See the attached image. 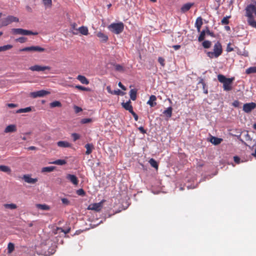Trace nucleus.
Segmentation results:
<instances>
[{
    "mask_svg": "<svg viewBox=\"0 0 256 256\" xmlns=\"http://www.w3.org/2000/svg\"><path fill=\"white\" fill-rule=\"evenodd\" d=\"M246 16L248 18L247 22L249 26L256 28V20H254L253 14L256 16V7L253 4L248 5L246 8Z\"/></svg>",
    "mask_w": 256,
    "mask_h": 256,
    "instance_id": "obj_1",
    "label": "nucleus"
},
{
    "mask_svg": "<svg viewBox=\"0 0 256 256\" xmlns=\"http://www.w3.org/2000/svg\"><path fill=\"white\" fill-rule=\"evenodd\" d=\"M222 52V46L218 41L216 42L214 46L213 50L212 52H206L207 56L210 58H218Z\"/></svg>",
    "mask_w": 256,
    "mask_h": 256,
    "instance_id": "obj_2",
    "label": "nucleus"
},
{
    "mask_svg": "<svg viewBox=\"0 0 256 256\" xmlns=\"http://www.w3.org/2000/svg\"><path fill=\"white\" fill-rule=\"evenodd\" d=\"M108 28L112 32L118 34L122 33L124 30V24L122 22H112L108 26Z\"/></svg>",
    "mask_w": 256,
    "mask_h": 256,
    "instance_id": "obj_3",
    "label": "nucleus"
},
{
    "mask_svg": "<svg viewBox=\"0 0 256 256\" xmlns=\"http://www.w3.org/2000/svg\"><path fill=\"white\" fill-rule=\"evenodd\" d=\"M11 33L14 35L20 34L22 36L38 35L36 32H33L30 30H26L21 28H13L11 30Z\"/></svg>",
    "mask_w": 256,
    "mask_h": 256,
    "instance_id": "obj_4",
    "label": "nucleus"
},
{
    "mask_svg": "<svg viewBox=\"0 0 256 256\" xmlns=\"http://www.w3.org/2000/svg\"><path fill=\"white\" fill-rule=\"evenodd\" d=\"M19 22V18L12 15H8L5 18L0 20V26H6L12 22Z\"/></svg>",
    "mask_w": 256,
    "mask_h": 256,
    "instance_id": "obj_5",
    "label": "nucleus"
},
{
    "mask_svg": "<svg viewBox=\"0 0 256 256\" xmlns=\"http://www.w3.org/2000/svg\"><path fill=\"white\" fill-rule=\"evenodd\" d=\"M45 48H42L40 46H31L28 47H25L22 49H20V52H44L45 51Z\"/></svg>",
    "mask_w": 256,
    "mask_h": 256,
    "instance_id": "obj_6",
    "label": "nucleus"
},
{
    "mask_svg": "<svg viewBox=\"0 0 256 256\" xmlns=\"http://www.w3.org/2000/svg\"><path fill=\"white\" fill-rule=\"evenodd\" d=\"M50 94V92L45 90H40L30 93V96L33 98L43 97Z\"/></svg>",
    "mask_w": 256,
    "mask_h": 256,
    "instance_id": "obj_7",
    "label": "nucleus"
},
{
    "mask_svg": "<svg viewBox=\"0 0 256 256\" xmlns=\"http://www.w3.org/2000/svg\"><path fill=\"white\" fill-rule=\"evenodd\" d=\"M29 69L33 72H43L46 70H50V67L49 66H42L40 65H34L29 68Z\"/></svg>",
    "mask_w": 256,
    "mask_h": 256,
    "instance_id": "obj_8",
    "label": "nucleus"
},
{
    "mask_svg": "<svg viewBox=\"0 0 256 256\" xmlns=\"http://www.w3.org/2000/svg\"><path fill=\"white\" fill-rule=\"evenodd\" d=\"M256 108V104L254 102L246 103L243 106V110L246 113H249Z\"/></svg>",
    "mask_w": 256,
    "mask_h": 256,
    "instance_id": "obj_9",
    "label": "nucleus"
},
{
    "mask_svg": "<svg viewBox=\"0 0 256 256\" xmlns=\"http://www.w3.org/2000/svg\"><path fill=\"white\" fill-rule=\"evenodd\" d=\"M234 80V78H228L227 80L223 83V88L224 90L230 91L232 89L231 84Z\"/></svg>",
    "mask_w": 256,
    "mask_h": 256,
    "instance_id": "obj_10",
    "label": "nucleus"
},
{
    "mask_svg": "<svg viewBox=\"0 0 256 256\" xmlns=\"http://www.w3.org/2000/svg\"><path fill=\"white\" fill-rule=\"evenodd\" d=\"M22 179L25 182L30 184H36L38 180L37 178H32L30 174H24Z\"/></svg>",
    "mask_w": 256,
    "mask_h": 256,
    "instance_id": "obj_11",
    "label": "nucleus"
},
{
    "mask_svg": "<svg viewBox=\"0 0 256 256\" xmlns=\"http://www.w3.org/2000/svg\"><path fill=\"white\" fill-rule=\"evenodd\" d=\"M102 206V202L98 203H94L90 204L88 207V210H94L98 212L100 210Z\"/></svg>",
    "mask_w": 256,
    "mask_h": 256,
    "instance_id": "obj_12",
    "label": "nucleus"
},
{
    "mask_svg": "<svg viewBox=\"0 0 256 256\" xmlns=\"http://www.w3.org/2000/svg\"><path fill=\"white\" fill-rule=\"evenodd\" d=\"M66 178L74 185L76 186L78 184V180L77 177L74 174H68L66 176Z\"/></svg>",
    "mask_w": 256,
    "mask_h": 256,
    "instance_id": "obj_13",
    "label": "nucleus"
},
{
    "mask_svg": "<svg viewBox=\"0 0 256 256\" xmlns=\"http://www.w3.org/2000/svg\"><path fill=\"white\" fill-rule=\"evenodd\" d=\"M222 138L216 137L214 136H211L210 140V142L216 146L220 144L222 142Z\"/></svg>",
    "mask_w": 256,
    "mask_h": 256,
    "instance_id": "obj_14",
    "label": "nucleus"
},
{
    "mask_svg": "<svg viewBox=\"0 0 256 256\" xmlns=\"http://www.w3.org/2000/svg\"><path fill=\"white\" fill-rule=\"evenodd\" d=\"M96 36L100 38V41L102 42H106L108 40V36L107 35L102 33L101 32H99L96 34Z\"/></svg>",
    "mask_w": 256,
    "mask_h": 256,
    "instance_id": "obj_15",
    "label": "nucleus"
},
{
    "mask_svg": "<svg viewBox=\"0 0 256 256\" xmlns=\"http://www.w3.org/2000/svg\"><path fill=\"white\" fill-rule=\"evenodd\" d=\"M131 102L130 100H128L126 102H122V107L126 110H128V112H130L133 110V108L132 106L130 104Z\"/></svg>",
    "mask_w": 256,
    "mask_h": 256,
    "instance_id": "obj_16",
    "label": "nucleus"
},
{
    "mask_svg": "<svg viewBox=\"0 0 256 256\" xmlns=\"http://www.w3.org/2000/svg\"><path fill=\"white\" fill-rule=\"evenodd\" d=\"M156 98L155 96L151 95L150 97L149 100L147 102V104L150 107H154L156 104Z\"/></svg>",
    "mask_w": 256,
    "mask_h": 256,
    "instance_id": "obj_17",
    "label": "nucleus"
},
{
    "mask_svg": "<svg viewBox=\"0 0 256 256\" xmlns=\"http://www.w3.org/2000/svg\"><path fill=\"white\" fill-rule=\"evenodd\" d=\"M202 18L200 16L198 17L196 20L195 26L196 27L198 32H200V28L202 24Z\"/></svg>",
    "mask_w": 256,
    "mask_h": 256,
    "instance_id": "obj_18",
    "label": "nucleus"
},
{
    "mask_svg": "<svg viewBox=\"0 0 256 256\" xmlns=\"http://www.w3.org/2000/svg\"><path fill=\"white\" fill-rule=\"evenodd\" d=\"M16 130V126L14 124H10L6 128L4 132L6 133H8V132H14Z\"/></svg>",
    "mask_w": 256,
    "mask_h": 256,
    "instance_id": "obj_19",
    "label": "nucleus"
},
{
    "mask_svg": "<svg viewBox=\"0 0 256 256\" xmlns=\"http://www.w3.org/2000/svg\"><path fill=\"white\" fill-rule=\"evenodd\" d=\"M57 145L61 148H70L72 144L66 141H59L57 142Z\"/></svg>",
    "mask_w": 256,
    "mask_h": 256,
    "instance_id": "obj_20",
    "label": "nucleus"
},
{
    "mask_svg": "<svg viewBox=\"0 0 256 256\" xmlns=\"http://www.w3.org/2000/svg\"><path fill=\"white\" fill-rule=\"evenodd\" d=\"M193 5L192 3H186L184 4L181 8L180 10L182 12L188 11Z\"/></svg>",
    "mask_w": 256,
    "mask_h": 256,
    "instance_id": "obj_21",
    "label": "nucleus"
},
{
    "mask_svg": "<svg viewBox=\"0 0 256 256\" xmlns=\"http://www.w3.org/2000/svg\"><path fill=\"white\" fill-rule=\"evenodd\" d=\"M84 147L86 148V154L88 155L92 152V150L94 148L92 144H87L85 145Z\"/></svg>",
    "mask_w": 256,
    "mask_h": 256,
    "instance_id": "obj_22",
    "label": "nucleus"
},
{
    "mask_svg": "<svg viewBox=\"0 0 256 256\" xmlns=\"http://www.w3.org/2000/svg\"><path fill=\"white\" fill-rule=\"evenodd\" d=\"M172 108L171 106L168 107L163 112V114L168 118H170L172 116Z\"/></svg>",
    "mask_w": 256,
    "mask_h": 256,
    "instance_id": "obj_23",
    "label": "nucleus"
},
{
    "mask_svg": "<svg viewBox=\"0 0 256 256\" xmlns=\"http://www.w3.org/2000/svg\"><path fill=\"white\" fill-rule=\"evenodd\" d=\"M77 79L82 84H89L88 80L84 76L78 75Z\"/></svg>",
    "mask_w": 256,
    "mask_h": 256,
    "instance_id": "obj_24",
    "label": "nucleus"
},
{
    "mask_svg": "<svg viewBox=\"0 0 256 256\" xmlns=\"http://www.w3.org/2000/svg\"><path fill=\"white\" fill-rule=\"evenodd\" d=\"M137 90L135 88L131 89L130 92V96L132 100H135L136 98Z\"/></svg>",
    "mask_w": 256,
    "mask_h": 256,
    "instance_id": "obj_25",
    "label": "nucleus"
},
{
    "mask_svg": "<svg viewBox=\"0 0 256 256\" xmlns=\"http://www.w3.org/2000/svg\"><path fill=\"white\" fill-rule=\"evenodd\" d=\"M80 32L84 36H87L88 34V28L86 26H82L78 29Z\"/></svg>",
    "mask_w": 256,
    "mask_h": 256,
    "instance_id": "obj_26",
    "label": "nucleus"
},
{
    "mask_svg": "<svg viewBox=\"0 0 256 256\" xmlns=\"http://www.w3.org/2000/svg\"><path fill=\"white\" fill-rule=\"evenodd\" d=\"M36 207L40 210H50V206L46 204H36Z\"/></svg>",
    "mask_w": 256,
    "mask_h": 256,
    "instance_id": "obj_27",
    "label": "nucleus"
},
{
    "mask_svg": "<svg viewBox=\"0 0 256 256\" xmlns=\"http://www.w3.org/2000/svg\"><path fill=\"white\" fill-rule=\"evenodd\" d=\"M3 206L5 208L10 209V210H14L16 208L17 206L14 204H4L3 205Z\"/></svg>",
    "mask_w": 256,
    "mask_h": 256,
    "instance_id": "obj_28",
    "label": "nucleus"
},
{
    "mask_svg": "<svg viewBox=\"0 0 256 256\" xmlns=\"http://www.w3.org/2000/svg\"><path fill=\"white\" fill-rule=\"evenodd\" d=\"M149 163L152 167H153L156 169L158 168V164L157 162L154 159L152 158H150L149 160Z\"/></svg>",
    "mask_w": 256,
    "mask_h": 256,
    "instance_id": "obj_29",
    "label": "nucleus"
},
{
    "mask_svg": "<svg viewBox=\"0 0 256 256\" xmlns=\"http://www.w3.org/2000/svg\"><path fill=\"white\" fill-rule=\"evenodd\" d=\"M0 170L7 173H10L11 172V170L8 166L4 165L0 166Z\"/></svg>",
    "mask_w": 256,
    "mask_h": 256,
    "instance_id": "obj_30",
    "label": "nucleus"
},
{
    "mask_svg": "<svg viewBox=\"0 0 256 256\" xmlns=\"http://www.w3.org/2000/svg\"><path fill=\"white\" fill-rule=\"evenodd\" d=\"M115 70L118 72H123L124 70V68L120 64H113Z\"/></svg>",
    "mask_w": 256,
    "mask_h": 256,
    "instance_id": "obj_31",
    "label": "nucleus"
},
{
    "mask_svg": "<svg viewBox=\"0 0 256 256\" xmlns=\"http://www.w3.org/2000/svg\"><path fill=\"white\" fill-rule=\"evenodd\" d=\"M61 106L62 104L59 101L55 100L50 103V107L52 108Z\"/></svg>",
    "mask_w": 256,
    "mask_h": 256,
    "instance_id": "obj_32",
    "label": "nucleus"
},
{
    "mask_svg": "<svg viewBox=\"0 0 256 256\" xmlns=\"http://www.w3.org/2000/svg\"><path fill=\"white\" fill-rule=\"evenodd\" d=\"M54 169V167L52 166H46V167H44L42 169V172H52Z\"/></svg>",
    "mask_w": 256,
    "mask_h": 256,
    "instance_id": "obj_33",
    "label": "nucleus"
},
{
    "mask_svg": "<svg viewBox=\"0 0 256 256\" xmlns=\"http://www.w3.org/2000/svg\"><path fill=\"white\" fill-rule=\"evenodd\" d=\"M66 163V162L64 160H57L53 162H52V164L60 165V166H62L65 164Z\"/></svg>",
    "mask_w": 256,
    "mask_h": 256,
    "instance_id": "obj_34",
    "label": "nucleus"
},
{
    "mask_svg": "<svg viewBox=\"0 0 256 256\" xmlns=\"http://www.w3.org/2000/svg\"><path fill=\"white\" fill-rule=\"evenodd\" d=\"M246 74L256 73V66L250 67L246 70Z\"/></svg>",
    "mask_w": 256,
    "mask_h": 256,
    "instance_id": "obj_35",
    "label": "nucleus"
},
{
    "mask_svg": "<svg viewBox=\"0 0 256 256\" xmlns=\"http://www.w3.org/2000/svg\"><path fill=\"white\" fill-rule=\"evenodd\" d=\"M202 45L204 48H208L211 46L212 42L208 40H204L202 43Z\"/></svg>",
    "mask_w": 256,
    "mask_h": 256,
    "instance_id": "obj_36",
    "label": "nucleus"
},
{
    "mask_svg": "<svg viewBox=\"0 0 256 256\" xmlns=\"http://www.w3.org/2000/svg\"><path fill=\"white\" fill-rule=\"evenodd\" d=\"M206 34V30H203L200 32V36H198V40L199 42H202V41L204 39Z\"/></svg>",
    "mask_w": 256,
    "mask_h": 256,
    "instance_id": "obj_37",
    "label": "nucleus"
},
{
    "mask_svg": "<svg viewBox=\"0 0 256 256\" xmlns=\"http://www.w3.org/2000/svg\"><path fill=\"white\" fill-rule=\"evenodd\" d=\"M228 78H226L222 74H218V79L220 82L221 83H224L226 80H227Z\"/></svg>",
    "mask_w": 256,
    "mask_h": 256,
    "instance_id": "obj_38",
    "label": "nucleus"
},
{
    "mask_svg": "<svg viewBox=\"0 0 256 256\" xmlns=\"http://www.w3.org/2000/svg\"><path fill=\"white\" fill-rule=\"evenodd\" d=\"M46 8H50L52 6V0H42Z\"/></svg>",
    "mask_w": 256,
    "mask_h": 256,
    "instance_id": "obj_39",
    "label": "nucleus"
},
{
    "mask_svg": "<svg viewBox=\"0 0 256 256\" xmlns=\"http://www.w3.org/2000/svg\"><path fill=\"white\" fill-rule=\"evenodd\" d=\"M12 48V44H6L3 46H0L1 51H6V50H10Z\"/></svg>",
    "mask_w": 256,
    "mask_h": 256,
    "instance_id": "obj_40",
    "label": "nucleus"
},
{
    "mask_svg": "<svg viewBox=\"0 0 256 256\" xmlns=\"http://www.w3.org/2000/svg\"><path fill=\"white\" fill-rule=\"evenodd\" d=\"M75 88L79 90L83 91H90V90L88 88H86L80 85H76L75 86Z\"/></svg>",
    "mask_w": 256,
    "mask_h": 256,
    "instance_id": "obj_41",
    "label": "nucleus"
},
{
    "mask_svg": "<svg viewBox=\"0 0 256 256\" xmlns=\"http://www.w3.org/2000/svg\"><path fill=\"white\" fill-rule=\"evenodd\" d=\"M26 40H27L26 38L22 36V37H20V38L16 39L15 40L17 42H19L21 44H23V43L25 42L26 41Z\"/></svg>",
    "mask_w": 256,
    "mask_h": 256,
    "instance_id": "obj_42",
    "label": "nucleus"
},
{
    "mask_svg": "<svg viewBox=\"0 0 256 256\" xmlns=\"http://www.w3.org/2000/svg\"><path fill=\"white\" fill-rule=\"evenodd\" d=\"M14 248V246L12 243L10 242L8 244V250L9 253L12 252Z\"/></svg>",
    "mask_w": 256,
    "mask_h": 256,
    "instance_id": "obj_43",
    "label": "nucleus"
},
{
    "mask_svg": "<svg viewBox=\"0 0 256 256\" xmlns=\"http://www.w3.org/2000/svg\"><path fill=\"white\" fill-rule=\"evenodd\" d=\"M230 16H226L224 17L222 21L221 22L222 24H228L229 23L228 18H230Z\"/></svg>",
    "mask_w": 256,
    "mask_h": 256,
    "instance_id": "obj_44",
    "label": "nucleus"
},
{
    "mask_svg": "<svg viewBox=\"0 0 256 256\" xmlns=\"http://www.w3.org/2000/svg\"><path fill=\"white\" fill-rule=\"evenodd\" d=\"M56 230L58 231H60V232H64V234H68L70 232V228H67L66 230H64L62 228H57Z\"/></svg>",
    "mask_w": 256,
    "mask_h": 256,
    "instance_id": "obj_45",
    "label": "nucleus"
},
{
    "mask_svg": "<svg viewBox=\"0 0 256 256\" xmlns=\"http://www.w3.org/2000/svg\"><path fill=\"white\" fill-rule=\"evenodd\" d=\"M76 194L80 196H84L86 194L84 190L82 188H80L76 190Z\"/></svg>",
    "mask_w": 256,
    "mask_h": 256,
    "instance_id": "obj_46",
    "label": "nucleus"
},
{
    "mask_svg": "<svg viewBox=\"0 0 256 256\" xmlns=\"http://www.w3.org/2000/svg\"><path fill=\"white\" fill-rule=\"evenodd\" d=\"M72 138H73V140L74 142L80 139V135L77 133H72Z\"/></svg>",
    "mask_w": 256,
    "mask_h": 256,
    "instance_id": "obj_47",
    "label": "nucleus"
},
{
    "mask_svg": "<svg viewBox=\"0 0 256 256\" xmlns=\"http://www.w3.org/2000/svg\"><path fill=\"white\" fill-rule=\"evenodd\" d=\"M92 122V119L90 118H84L81 120L80 122L82 124L89 123Z\"/></svg>",
    "mask_w": 256,
    "mask_h": 256,
    "instance_id": "obj_48",
    "label": "nucleus"
},
{
    "mask_svg": "<svg viewBox=\"0 0 256 256\" xmlns=\"http://www.w3.org/2000/svg\"><path fill=\"white\" fill-rule=\"evenodd\" d=\"M113 94H116V95H122L123 96L124 93L122 92L120 90L118 89L117 90H114L112 92Z\"/></svg>",
    "mask_w": 256,
    "mask_h": 256,
    "instance_id": "obj_49",
    "label": "nucleus"
},
{
    "mask_svg": "<svg viewBox=\"0 0 256 256\" xmlns=\"http://www.w3.org/2000/svg\"><path fill=\"white\" fill-rule=\"evenodd\" d=\"M244 137L246 141H252V138L248 134V132L246 131V134H244Z\"/></svg>",
    "mask_w": 256,
    "mask_h": 256,
    "instance_id": "obj_50",
    "label": "nucleus"
},
{
    "mask_svg": "<svg viewBox=\"0 0 256 256\" xmlns=\"http://www.w3.org/2000/svg\"><path fill=\"white\" fill-rule=\"evenodd\" d=\"M206 30V33L208 34V35L210 36H211L214 37V34L212 32H211L209 30L208 28V26H206V30Z\"/></svg>",
    "mask_w": 256,
    "mask_h": 256,
    "instance_id": "obj_51",
    "label": "nucleus"
},
{
    "mask_svg": "<svg viewBox=\"0 0 256 256\" xmlns=\"http://www.w3.org/2000/svg\"><path fill=\"white\" fill-rule=\"evenodd\" d=\"M158 62L162 66H164V60L162 58L159 57L158 58Z\"/></svg>",
    "mask_w": 256,
    "mask_h": 256,
    "instance_id": "obj_52",
    "label": "nucleus"
},
{
    "mask_svg": "<svg viewBox=\"0 0 256 256\" xmlns=\"http://www.w3.org/2000/svg\"><path fill=\"white\" fill-rule=\"evenodd\" d=\"M74 110L76 113H78L82 111V108L76 106H74Z\"/></svg>",
    "mask_w": 256,
    "mask_h": 256,
    "instance_id": "obj_53",
    "label": "nucleus"
},
{
    "mask_svg": "<svg viewBox=\"0 0 256 256\" xmlns=\"http://www.w3.org/2000/svg\"><path fill=\"white\" fill-rule=\"evenodd\" d=\"M130 113L133 116L134 119L136 121H137L138 120V117L137 114L134 111H132L130 112Z\"/></svg>",
    "mask_w": 256,
    "mask_h": 256,
    "instance_id": "obj_54",
    "label": "nucleus"
},
{
    "mask_svg": "<svg viewBox=\"0 0 256 256\" xmlns=\"http://www.w3.org/2000/svg\"><path fill=\"white\" fill-rule=\"evenodd\" d=\"M62 204H64L66 205H68L70 203V201L66 198H62Z\"/></svg>",
    "mask_w": 256,
    "mask_h": 256,
    "instance_id": "obj_55",
    "label": "nucleus"
},
{
    "mask_svg": "<svg viewBox=\"0 0 256 256\" xmlns=\"http://www.w3.org/2000/svg\"><path fill=\"white\" fill-rule=\"evenodd\" d=\"M226 50L227 52H230L234 50V48L230 46V43L228 44Z\"/></svg>",
    "mask_w": 256,
    "mask_h": 256,
    "instance_id": "obj_56",
    "label": "nucleus"
},
{
    "mask_svg": "<svg viewBox=\"0 0 256 256\" xmlns=\"http://www.w3.org/2000/svg\"><path fill=\"white\" fill-rule=\"evenodd\" d=\"M234 162L238 164L240 162V159L238 156H234Z\"/></svg>",
    "mask_w": 256,
    "mask_h": 256,
    "instance_id": "obj_57",
    "label": "nucleus"
},
{
    "mask_svg": "<svg viewBox=\"0 0 256 256\" xmlns=\"http://www.w3.org/2000/svg\"><path fill=\"white\" fill-rule=\"evenodd\" d=\"M232 105L236 108H238L239 106L240 102L238 100H234Z\"/></svg>",
    "mask_w": 256,
    "mask_h": 256,
    "instance_id": "obj_58",
    "label": "nucleus"
},
{
    "mask_svg": "<svg viewBox=\"0 0 256 256\" xmlns=\"http://www.w3.org/2000/svg\"><path fill=\"white\" fill-rule=\"evenodd\" d=\"M24 112H28L32 110V107L28 106L26 108H23Z\"/></svg>",
    "mask_w": 256,
    "mask_h": 256,
    "instance_id": "obj_59",
    "label": "nucleus"
},
{
    "mask_svg": "<svg viewBox=\"0 0 256 256\" xmlns=\"http://www.w3.org/2000/svg\"><path fill=\"white\" fill-rule=\"evenodd\" d=\"M138 130L141 133L144 134L146 133V130L144 129V127L142 126H140L138 128Z\"/></svg>",
    "mask_w": 256,
    "mask_h": 256,
    "instance_id": "obj_60",
    "label": "nucleus"
},
{
    "mask_svg": "<svg viewBox=\"0 0 256 256\" xmlns=\"http://www.w3.org/2000/svg\"><path fill=\"white\" fill-rule=\"evenodd\" d=\"M118 86L119 87H120L122 90H126V88L124 86L121 82H119L118 84Z\"/></svg>",
    "mask_w": 256,
    "mask_h": 256,
    "instance_id": "obj_61",
    "label": "nucleus"
},
{
    "mask_svg": "<svg viewBox=\"0 0 256 256\" xmlns=\"http://www.w3.org/2000/svg\"><path fill=\"white\" fill-rule=\"evenodd\" d=\"M242 55L244 56L247 57L248 56V52L244 50L243 52H242Z\"/></svg>",
    "mask_w": 256,
    "mask_h": 256,
    "instance_id": "obj_62",
    "label": "nucleus"
},
{
    "mask_svg": "<svg viewBox=\"0 0 256 256\" xmlns=\"http://www.w3.org/2000/svg\"><path fill=\"white\" fill-rule=\"evenodd\" d=\"M8 106L9 108H13L16 106V104L12 103H10L8 104Z\"/></svg>",
    "mask_w": 256,
    "mask_h": 256,
    "instance_id": "obj_63",
    "label": "nucleus"
},
{
    "mask_svg": "<svg viewBox=\"0 0 256 256\" xmlns=\"http://www.w3.org/2000/svg\"><path fill=\"white\" fill-rule=\"evenodd\" d=\"M172 48L174 49L175 50H177L180 48V45H174L172 46Z\"/></svg>",
    "mask_w": 256,
    "mask_h": 256,
    "instance_id": "obj_64",
    "label": "nucleus"
}]
</instances>
